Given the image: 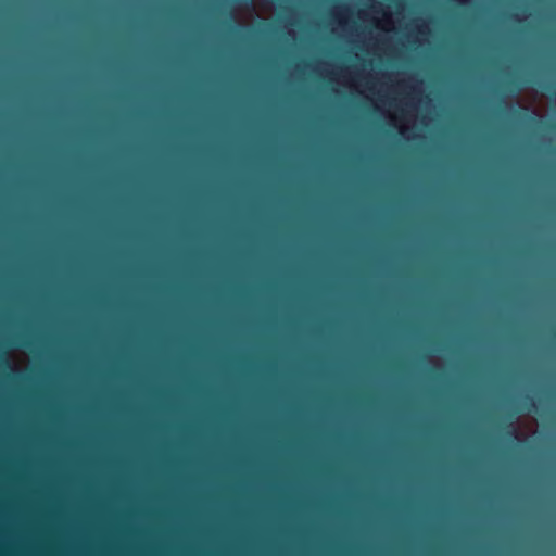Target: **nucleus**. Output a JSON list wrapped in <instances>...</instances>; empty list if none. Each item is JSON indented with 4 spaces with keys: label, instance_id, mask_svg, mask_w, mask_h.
Instances as JSON below:
<instances>
[{
    "label": "nucleus",
    "instance_id": "obj_1",
    "mask_svg": "<svg viewBox=\"0 0 556 556\" xmlns=\"http://www.w3.org/2000/svg\"><path fill=\"white\" fill-rule=\"evenodd\" d=\"M506 437L509 439V440H514V439H517L518 437V432L516 430V428L513 426L511 422H509L507 426H506V432H505Z\"/></svg>",
    "mask_w": 556,
    "mask_h": 556
},
{
    "label": "nucleus",
    "instance_id": "obj_4",
    "mask_svg": "<svg viewBox=\"0 0 556 556\" xmlns=\"http://www.w3.org/2000/svg\"><path fill=\"white\" fill-rule=\"evenodd\" d=\"M21 344H22V345H24V346H28V343H27V342H23V343H21Z\"/></svg>",
    "mask_w": 556,
    "mask_h": 556
},
{
    "label": "nucleus",
    "instance_id": "obj_3",
    "mask_svg": "<svg viewBox=\"0 0 556 556\" xmlns=\"http://www.w3.org/2000/svg\"><path fill=\"white\" fill-rule=\"evenodd\" d=\"M0 365H3L4 367L10 368L9 361L3 356H0Z\"/></svg>",
    "mask_w": 556,
    "mask_h": 556
},
{
    "label": "nucleus",
    "instance_id": "obj_2",
    "mask_svg": "<svg viewBox=\"0 0 556 556\" xmlns=\"http://www.w3.org/2000/svg\"><path fill=\"white\" fill-rule=\"evenodd\" d=\"M525 404H526V407L528 410H531V408L535 407V403H534L533 399L530 396H526Z\"/></svg>",
    "mask_w": 556,
    "mask_h": 556
}]
</instances>
